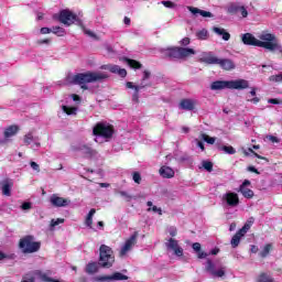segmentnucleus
I'll return each mask as SVG.
<instances>
[{
    "label": "nucleus",
    "mask_w": 282,
    "mask_h": 282,
    "mask_svg": "<svg viewBox=\"0 0 282 282\" xmlns=\"http://www.w3.org/2000/svg\"><path fill=\"white\" fill-rule=\"evenodd\" d=\"M257 40L251 33H246L242 35V43L245 45H254L256 47H264L269 52H280L282 54V46L279 43L276 36L272 33L262 32Z\"/></svg>",
    "instance_id": "f257e3e1"
},
{
    "label": "nucleus",
    "mask_w": 282,
    "mask_h": 282,
    "mask_svg": "<svg viewBox=\"0 0 282 282\" xmlns=\"http://www.w3.org/2000/svg\"><path fill=\"white\" fill-rule=\"evenodd\" d=\"M107 78H109V75L104 72H87L75 75L73 77V83L75 85H80L82 89H88V83H98Z\"/></svg>",
    "instance_id": "f03ea898"
},
{
    "label": "nucleus",
    "mask_w": 282,
    "mask_h": 282,
    "mask_svg": "<svg viewBox=\"0 0 282 282\" xmlns=\"http://www.w3.org/2000/svg\"><path fill=\"white\" fill-rule=\"evenodd\" d=\"M116 263V256L113 254V249L107 245H101L99 248V265L101 268H113Z\"/></svg>",
    "instance_id": "7ed1b4c3"
},
{
    "label": "nucleus",
    "mask_w": 282,
    "mask_h": 282,
    "mask_svg": "<svg viewBox=\"0 0 282 282\" xmlns=\"http://www.w3.org/2000/svg\"><path fill=\"white\" fill-rule=\"evenodd\" d=\"M94 135L111 140L113 138V126L105 122H98L93 129Z\"/></svg>",
    "instance_id": "20e7f679"
},
{
    "label": "nucleus",
    "mask_w": 282,
    "mask_h": 282,
    "mask_svg": "<svg viewBox=\"0 0 282 282\" xmlns=\"http://www.w3.org/2000/svg\"><path fill=\"white\" fill-rule=\"evenodd\" d=\"M20 248L24 253L39 252L41 242L34 241V237L26 236L20 240Z\"/></svg>",
    "instance_id": "39448f33"
},
{
    "label": "nucleus",
    "mask_w": 282,
    "mask_h": 282,
    "mask_svg": "<svg viewBox=\"0 0 282 282\" xmlns=\"http://www.w3.org/2000/svg\"><path fill=\"white\" fill-rule=\"evenodd\" d=\"M138 243V231H135L130 238L126 240L123 246L121 247L119 251V257L122 259L133 250V246Z\"/></svg>",
    "instance_id": "423d86ee"
},
{
    "label": "nucleus",
    "mask_w": 282,
    "mask_h": 282,
    "mask_svg": "<svg viewBox=\"0 0 282 282\" xmlns=\"http://www.w3.org/2000/svg\"><path fill=\"white\" fill-rule=\"evenodd\" d=\"M206 270L212 276H217L218 279L226 275V267L221 264L215 265L213 260H207Z\"/></svg>",
    "instance_id": "0eeeda50"
},
{
    "label": "nucleus",
    "mask_w": 282,
    "mask_h": 282,
    "mask_svg": "<svg viewBox=\"0 0 282 282\" xmlns=\"http://www.w3.org/2000/svg\"><path fill=\"white\" fill-rule=\"evenodd\" d=\"M223 204L229 208H236V206H239V195L235 192H228L224 194Z\"/></svg>",
    "instance_id": "6e6552de"
},
{
    "label": "nucleus",
    "mask_w": 282,
    "mask_h": 282,
    "mask_svg": "<svg viewBox=\"0 0 282 282\" xmlns=\"http://www.w3.org/2000/svg\"><path fill=\"white\" fill-rule=\"evenodd\" d=\"M50 202L52 206H55V208H65L66 206H69L72 204V200L69 198H63L61 196H57L56 194H53L50 197Z\"/></svg>",
    "instance_id": "1a4fd4ad"
},
{
    "label": "nucleus",
    "mask_w": 282,
    "mask_h": 282,
    "mask_svg": "<svg viewBox=\"0 0 282 282\" xmlns=\"http://www.w3.org/2000/svg\"><path fill=\"white\" fill-rule=\"evenodd\" d=\"M58 21L64 25H72L76 21V15L69 10H63L59 13Z\"/></svg>",
    "instance_id": "9d476101"
},
{
    "label": "nucleus",
    "mask_w": 282,
    "mask_h": 282,
    "mask_svg": "<svg viewBox=\"0 0 282 282\" xmlns=\"http://www.w3.org/2000/svg\"><path fill=\"white\" fill-rule=\"evenodd\" d=\"M166 248H169V250H173L174 254H176V257H183L184 254V249H182V247H180V243L177 242V240L170 238L169 241L165 243Z\"/></svg>",
    "instance_id": "9b49d317"
},
{
    "label": "nucleus",
    "mask_w": 282,
    "mask_h": 282,
    "mask_svg": "<svg viewBox=\"0 0 282 282\" xmlns=\"http://www.w3.org/2000/svg\"><path fill=\"white\" fill-rule=\"evenodd\" d=\"M250 82L246 79L229 80V89H248Z\"/></svg>",
    "instance_id": "f8f14e48"
},
{
    "label": "nucleus",
    "mask_w": 282,
    "mask_h": 282,
    "mask_svg": "<svg viewBox=\"0 0 282 282\" xmlns=\"http://www.w3.org/2000/svg\"><path fill=\"white\" fill-rule=\"evenodd\" d=\"M75 151H80V153L84 155V158H94L96 155H98V152L94 149H91L88 145H78Z\"/></svg>",
    "instance_id": "ddd939ff"
},
{
    "label": "nucleus",
    "mask_w": 282,
    "mask_h": 282,
    "mask_svg": "<svg viewBox=\"0 0 282 282\" xmlns=\"http://www.w3.org/2000/svg\"><path fill=\"white\" fill-rule=\"evenodd\" d=\"M220 58L215 56L213 53H206L199 58V63H206L207 65H219Z\"/></svg>",
    "instance_id": "4468645a"
},
{
    "label": "nucleus",
    "mask_w": 282,
    "mask_h": 282,
    "mask_svg": "<svg viewBox=\"0 0 282 282\" xmlns=\"http://www.w3.org/2000/svg\"><path fill=\"white\" fill-rule=\"evenodd\" d=\"M101 69H108V72H111L112 74H119L121 78H124L127 76V69L120 68L118 65H104L101 66Z\"/></svg>",
    "instance_id": "2eb2a0df"
},
{
    "label": "nucleus",
    "mask_w": 282,
    "mask_h": 282,
    "mask_svg": "<svg viewBox=\"0 0 282 282\" xmlns=\"http://www.w3.org/2000/svg\"><path fill=\"white\" fill-rule=\"evenodd\" d=\"M195 105H197V101L194 99H183L178 104V107L184 111H193V109H195Z\"/></svg>",
    "instance_id": "dca6fc26"
},
{
    "label": "nucleus",
    "mask_w": 282,
    "mask_h": 282,
    "mask_svg": "<svg viewBox=\"0 0 282 282\" xmlns=\"http://www.w3.org/2000/svg\"><path fill=\"white\" fill-rule=\"evenodd\" d=\"M229 11L232 14H237L238 17H242V19L248 18V9L243 6H231Z\"/></svg>",
    "instance_id": "f3484780"
},
{
    "label": "nucleus",
    "mask_w": 282,
    "mask_h": 282,
    "mask_svg": "<svg viewBox=\"0 0 282 282\" xmlns=\"http://www.w3.org/2000/svg\"><path fill=\"white\" fill-rule=\"evenodd\" d=\"M187 10L189 12H192V14H194V17H197V14H199L204 19H213V14L210 13V11L200 10L195 7H187Z\"/></svg>",
    "instance_id": "a211bd4d"
},
{
    "label": "nucleus",
    "mask_w": 282,
    "mask_h": 282,
    "mask_svg": "<svg viewBox=\"0 0 282 282\" xmlns=\"http://www.w3.org/2000/svg\"><path fill=\"white\" fill-rule=\"evenodd\" d=\"M210 89H213V91H217L219 89H230V80H217L212 83L210 85Z\"/></svg>",
    "instance_id": "6ab92c4d"
},
{
    "label": "nucleus",
    "mask_w": 282,
    "mask_h": 282,
    "mask_svg": "<svg viewBox=\"0 0 282 282\" xmlns=\"http://www.w3.org/2000/svg\"><path fill=\"white\" fill-rule=\"evenodd\" d=\"M127 279H129V276H127L120 272H116L115 274H112L110 276H101L98 280L99 281H127Z\"/></svg>",
    "instance_id": "aec40b11"
},
{
    "label": "nucleus",
    "mask_w": 282,
    "mask_h": 282,
    "mask_svg": "<svg viewBox=\"0 0 282 282\" xmlns=\"http://www.w3.org/2000/svg\"><path fill=\"white\" fill-rule=\"evenodd\" d=\"M159 173H160L161 177H164L166 180H171V177H175V171L166 165H163L159 170Z\"/></svg>",
    "instance_id": "412c9836"
},
{
    "label": "nucleus",
    "mask_w": 282,
    "mask_h": 282,
    "mask_svg": "<svg viewBox=\"0 0 282 282\" xmlns=\"http://www.w3.org/2000/svg\"><path fill=\"white\" fill-rule=\"evenodd\" d=\"M218 65L219 67H221V69H225L226 72H230V69H235V62H232V59L220 58L218 62Z\"/></svg>",
    "instance_id": "4be33fe9"
},
{
    "label": "nucleus",
    "mask_w": 282,
    "mask_h": 282,
    "mask_svg": "<svg viewBox=\"0 0 282 282\" xmlns=\"http://www.w3.org/2000/svg\"><path fill=\"white\" fill-rule=\"evenodd\" d=\"M17 133H19V128L17 126H9L6 128L3 133L6 142H8L10 138H14Z\"/></svg>",
    "instance_id": "5701e85b"
},
{
    "label": "nucleus",
    "mask_w": 282,
    "mask_h": 282,
    "mask_svg": "<svg viewBox=\"0 0 282 282\" xmlns=\"http://www.w3.org/2000/svg\"><path fill=\"white\" fill-rule=\"evenodd\" d=\"M12 186H14V183L10 180L2 182V194L6 195V197H10V195H12Z\"/></svg>",
    "instance_id": "b1692460"
},
{
    "label": "nucleus",
    "mask_w": 282,
    "mask_h": 282,
    "mask_svg": "<svg viewBox=\"0 0 282 282\" xmlns=\"http://www.w3.org/2000/svg\"><path fill=\"white\" fill-rule=\"evenodd\" d=\"M213 32H215V34H217L218 36H221L223 41H230V33H228L226 29L214 26Z\"/></svg>",
    "instance_id": "393cba45"
},
{
    "label": "nucleus",
    "mask_w": 282,
    "mask_h": 282,
    "mask_svg": "<svg viewBox=\"0 0 282 282\" xmlns=\"http://www.w3.org/2000/svg\"><path fill=\"white\" fill-rule=\"evenodd\" d=\"M166 55L170 57V58H178V59H182L181 57V48L180 47H172V48H169L166 51Z\"/></svg>",
    "instance_id": "a878e982"
},
{
    "label": "nucleus",
    "mask_w": 282,
    "mask_h": 282,
    "mask_svg": "<svg viewBox=\"0 0 282 282\" xmlns=\"http://www.w3.org/2000/svg\"><path fill=\"white\" fill-rule=\"evenodd\" d=\"M250 95H247V102H252L253 105H257L258 102H260V98L259 97H254L257 96V87H252L250 93ZM250 96H252L253 98H250Z\"/></svg>",
    "instance_id": "bb28decb"
},
{
    "label": "nucleus",
    "mask_w": 282,
    "mask_h": 282,
    "mask_svg": "<svg viewBox=\"0 0 282 282\" xmlns=\"http://www.w3.org/2000/svg\"><path fill=\"white\" fill-rule=\"evenodd\" d=\"M31 142H34V145H32V149L36 148L39 149V147H41V143L34 141V135H32V133H28L24 135V144L30 145Z\"/></svg>",
    "instance_id": "cd10ccee"
},
{
    "label": "nucleus",
    "mask_w": 282,
    "mask_h": 282,
    "mask_svg": "<svg viewBox=\"0 0 282 282\" xmlns=\"http://www.w3.org/2000/svg\"><path fill=\"white\" fill-rule=\"evenodd\" d=\"M246 234L241 232V230H239L232 238H231V246L232 248H237V246H239L240 241H241V237H245Z\"/></svg>",
    "instance_id": "c85d7f7f"
},
{
    "label": "nucleus",
    "mask_w": 282,
    "mask_h": 282,
    "mask_svg": "<svg viewBox=\"0 0 282 282\" xmlns=\"http://www.w3.org/2000/svg\"><path fill=\"white\" fill-rule=\"evenodd\" d=\"M98 265H100V262H90L87 264L86 267V272L87 274H96V272H98Z\"/></svg>",
    "instance_id": "c756f323"
},
{
    "label": "nucleus",
    "mask_w": 282,
    "mask_h": 282,
    "mask_svg": "<svg viewBox=\"0 0 282 282\" xmlns=\"http://www.w3.org/2000/svg\"><path fill=\"white\" fill-rule=\"evenodd\" d=\"M94 215H96V209L91 208L86 217V220H85V224L88 228H91V226L94 224Z\"/></svg>",
    "instance_id": "7c9ffc66"
},
{
    "label": "nucleus",
    "mask_w": 282,
    "mask_h": 282,
    "mask_svg": "<svg viewBox=\"0 0 282 282\" xmlns=\"http://www.w3.org/2000/svg\"><path fill=\"white\" fill-rule=\"evenodd\" d=\"M180 50H181V59L188 58V56L195 55V50L193 48L180 47Z\"/></svg>",
    "instance_id": "2f4dec72"
},
{
    "label": "nucleus",
    "mask_w": 282,
    "mask_h": 282,
    "mask_svg": "<svg viewBox=\"0 0 282 282\" xmlns=\"http://www.w3.org/2000/svg\"><path fill=\"white\" fill-rule=\"evenodd\" d=\"M240 193L246 197L247 199H252L254 197V192L248 187L240 186Z\"/></svg>",
    "instance_id": "473e14b6"
},
{
    "label": "nucleus",
    "mask_w": 282,
    "mask_h": 282,
    "mask_svg": "<svg viewBox=\"0 0 282 282\" xmlns=\"http://www.w3.org/2000/svg\"><path fill=\"white\" fill-rule=\"evenodd\" d=\"M252 224H254V217H250L246 224L243 225V227L240 229V232H242L243 235H246L248 232V230L250 228H252Z\"/></svg>",
    "instance_id": "72a5a7b5"
},
{
    "label": "nucleus",
    "mask_w": 282,
    "mask_h": 282,
    "mask_svg": "<svg viewBox=\"0 0 282 282\" xmlns=\"http://www.w3.org/2000/svg\"><path fill=\"white\" fill-rule=\"evenodd\" d=\"M126 87L128 88V89H134V91H137V94L140 91V89H144L145 87H147V85H144V84H140V85H138V86H135V85H133V83H131V82H128L127 84H126Z\"/></svg>",
    "instance_id": "f704fd0d"
},
{
    "label": "nucleus",
    "mask_w": 282,
    "mask_h": 282,
    "mask_svg": "<svg viewBox=\"0 0 282 282\" xmlns=\"http://www.w3.org/2000/svg\"><path fill=\"white\" fill-rule=\"evenodd\" d=\"M33 274L35 276H39V279H41V281H44V282H51L52 281V278L47 276V274L41 272L40 270L34 271Z\"/></svg>",
    "instance_id": "c9c22d12"
},
{
    "label": "nucleus",
    "mask_w": 282,
    "mask_h": 282,
    "mask_svg": "<svg viewBox=\"0 0 282 282\" xmlns=\"http://www.w3.org/2000/svg\"><path fill=\"white\" fill-rule=\"evenodd\" d=\"M270 250H272V243H267L262 251L259 253L260 257H262V259H265V257H268V254H270Z\"/></svg>",
    "instance_id": "e433bc0d"
},
{
    "label": "nucleus",
    "mask_w": 282,
    "mask_h": 282,
    "mask_svg": "<svg viewBox=\"0 0 282 282\" xmlns=\"http://www.w3.org/2000/svg\"><path fill=\"white\" fill-rule=\"evenodd\" d=\"M200 138H202V140H204V142H207V144H215V142L217 140L216 138H213L206 133H202Z\"/></svg>",
    "instance_id": "4c0bfd02"
},
{
    "label": "nucleus",
    "mask_w": 282,
    "mask_h": 282,
    "mask_svg": "<svg viewBox=\"0 0 282 282\" xmlns=\"http://www.w3.org/2000/svg\"><path fill=\"white\" fill-rule=\"evenodd\" d=\"M127 63L130 67H132V69H140L142 67V64H140V62L135 61V59H129L127 58Z\"/></svg>",
    "instance_id": "58836bf2"
},
{
    "label": "nucleus",
    "mask_w": 282,
    "mask_h": 282,
    "mask_svg": "<svg viewBox=\"0 0 282 282\" xmlns=\"http://www.w3.org/2000/svg\"><path fill=\"white\" fill-rule=\"evenodd\" d=\"M220 150L227 153L228 155H235V153H237V150H235L232 145H224L220 148Z\"/></svg>",
    "instance_id": "ea45409f"
},
{
    "label": "nucleus",
    "mask_w": 282,
    "mask_h": 282,
    "mask_svg": "<svg viewBox=\"0 0 282 282\" xmlns=\"http://www.w3.org/2000/svg\"><path fill=\"white\" fill-rule=\"evenodd\" d=\"M51 32H53V34H57V36H65V29L61 26H53Z\"/></svg>",
    "instance_id": "a19ab883"
},
{
    "label": "nucleus",
    "mask_w": 282,
    "mask_h": 282,
    "mask_svg": "<svg viewBox=\"0 0 282 282\" xmlns=\"http://www.w3.org/2000/svg\"><path fill=\"white\" fill-rule=\"evenodd\" d=\"M196 36L197 39H200V41H206L208 39V31L203 29L196 33Z\"/></svg>",
    "instance_id": "79ce46f5"
},
{
    "label": "nucleus",
    "mask_w": 282,
    "mask_h": 282,
    "mask_svg": "<svg viewBox=\"0 0 282 282\" xmlns=\"http://www.w3.org/2000/svg\"><path fill=\"white\" fill-rule=\"evenodd\" d=\"M62 109H63L64 113H67V116L76 115V108H74V107L63 106Z\"/></svg>",
    "instance_id": "37998d69"
},
{
    "label": "nucleus",
    "mask_w": 282,
    "mask_h": 282,
    "mask_svg": "<svg viewBox=\"0 0 282 282\" xmlns=\"http://www.w3.org/2000/svg\"><path fill=\"white\" fill-rule=\"evenodd\" d=\"M203 167H204L205 171H207L208 173H213V162L203 161Z\"/></svg>",
    "instance_id": "c03bdc74"
},
{
    "label": "nucleus",
    "mask_w": 282,
    "mask_h": 282,
    "mask_svg": "<svg viewBox=\"0 0 282 282\" xmlns=\"http://www.w3.org/2000/svg\"><path fill=\"white\" fill-rule=\"evenodd\" d=\"M269 80H271V83H281V80H282V74L272 75V76L269 77Z\"/></svg>",
    "instance_id": "a18cd8bd"
},
{
    "label": "nucleus",
    "mask_w": 282,
    "mask_h": 282,
    "mask_svg": "<svg viewBox=\"0 0 282 282\" xmlns=\"http://www.w3.org/2000/svg\"><path fill=\"white\" fill-rule=\"evenodd\" d=\"M59 224H65V219H63V218H57L56 220H55V219H52V221H51L52 228L58 226Z\"/></svg>",
    "instance_id": "49530a36"
},
{
    "label": "nucleus",
    "mask_w": 282,
    "mask_h": 282,
    "mask_svg": "<svg viewBox=\"0 0 282 282\" xmlns=\"http://www.w3.org/2000/svg\"><path fill=\"white\" fill-rule=\"evenodd\" d=\"M132 180L135 182V184H140V182H142V176L138 172H134Z\"/></svg>",
    "instance_id": "de8ad7c7"
},
{
    "label": "nucleus",
    "mask_w": 282,
    "mask_h": 282,
    "mask_svg": "<svg viewBox=\"0 0 282 282\" xmlns=\"http://www.w3.org/2000/svg\"><path fill=\"white\" fill-rule=\"evenodd\" d=\"M268 102L269 105H282V100L276 98H271L268 100Z\"/></svg>",
    "instance_id": "09e8293b"
},
{
    "label": "nucleus",
    "mask_w": 282,
    "mask_h": 282,
    "mask_svg": "<svg viewBox=\"0 0 282 282\" xmlns=\"http://www.w3.org/2000/svg\"><path fill=\"white\" fill-rule=\"evenodd\" d=\"M161 3L162 6H164V8H171V9L175 8L174 2H171V1H162Z\"/></svg>",
    "instance_id": "8fccbe9b"
},
{
    "label": "nucleus",
    "mask_w": 282,
    "mask_h": 282,
    "mask_svg": "<svg viewBox=\"0 0 282 282\" xmlns=\"http://www.w3.org/2000/svg\"><path fill=\"white\" fill-rule=\"evenodd\" d=\"M21 208L22 210H30L32 208V203L25 202L21 205Z\"/></svg>",
    "instance_id": "3c124183"
},
{
    "label": "nucleus",
    "mask_w": 282,
    "mask_h": 282,
    "mask_svg": "<svg viewBox=\"0 0 282 282\" xmlns=\"http://www.w3.org/2000/svg\"><path fill=\"white\" fill-rule=\"evenodd\" d=\"M192 248L195 250V252H199L202 250V245L199 242H194Z\"/></svg>",
    "instance_id": "603ef678"
},
{
    "label": "nucleus",
    "mask_w": 282,
    "mask_h": 282,
    "mask_svg": "<svg viewBox=\"0 0 282 282\" xmlns=\"http://www.w3.org/2000/svg\"><path fill=\"white\" fill-rule=\"evenodd\" d=\"M149 78H151V72L144 70V72H143L142 83H143L144 80H149Z\"/></svg>",
    "instance_id": "864d4df0"
},
{
    "label": "nucleus",
    "mask_w": 282,
    "mask_h": 282,
    "mask_svg": "<svg viewBox=\"0 0 282 282\" xmlns=\"http://www.w3.org/2000/svg\"><path fill=\"white\" fill-rule=\"evenodd\" d=\"M22 282H34V276L30 275V274H26Z\"/></svg>",
    "instance_id": "5fc2aeb1"
},
{
    "label": "nucleus",
    "mask_w": 282,
    "mask_h": 282,
    "mask_svg": "<svg viewBox=\"0 0 282 282\" xmlns=\"http://www.w3.org/2000/svg\"><path fill=\"white\" fill-rule=\"evenodd\" d=\"M181 45L186 46V45H191V39L188 37H184L183 40H181Z\"/></svg>",
    "instance_id": "6e6d98bb"
},
{
    "label": "nucleus",
    "mask_w": 282,
    "mask_h": 282,
    "mask_svg": "<svg viewBox=\"0 0 282 282\" xmlns=\"http://www.w3.org/2000/svg\"><path fill=\"white\" fill-rule=\"evenodd\" d=\"M30 164H31V169H33V171H37V173H39V171H41V167L37 165L36 162L32 161Z\"/></svg>",
    "instance_id": "4d7b16f0"
},
{
    "label": "nucleus",
    "mask_w": 282,
    "mask_h": 282,
    "mask_svg": "<svg viewBox=\"0 0 282 282\" xmlns=\"http://www.w3.org/2000/svg\"><path fill=\"white\" fill-rule=\"evenodd\" d=\"M83 31H84V33L87 34V36H91V39H96V34H94V32H91L85 28H83Z\"/></svg>",
    "instance_id": "13d9d810"
},
{
    "label": "nucleus",
    "mask_w": 282,
    "mask_h": 282,
    "mask_svg": "<svg viewBox=\"0 0 282 282\" xmlns=\"http://www.w3.org/2000/svg\"><path fill=\"white\" fill-rule=\"evenodd\" d=\"M248 151H250V153H253V155L256 158H258L259 160H265V158L259 155L257 152H254V150H252V148H249Z\"/></svg>",
    "instance_id": "bf43d9fd"
},
{
    "label": "nucleus",
    "mask_w": 282,
    "mask_h": 282,
    "mask_svg": "<svg viewBox=\"0 0 282 282\" xmlns=\"http://www.w3.org/2000/svg\"><path fill=\"white\" fill-rule=\"evenodd\" d=\"M196 144L200 149V151H206V148L204 147V142L196 139Z\"/></svg>",
    "instance_id": "052dcab7"
},
{
    "label": "nucleus",
    "mask_w": 282,
    "mask_h": 282,
    "mask_svg": "<svg viewBox=\"0 0 282 282\" xmlns=\"http://www.w3.org/2000/svg\"><path fill=\"white\" fill-rule=\"evenodd\" d=\"M169 232H170L171 237H175V235H177V228L171 227Z\"/></svg>",
    "instance_id": "680f3d73"
},
{
    "label": "nucleus",
    "mask_w": 282,
    "mask_h": 282,
    "mask_svg": "<svg viewBox=\"0 0 282 282\" xmlns=\"http://www.w3.org/2000/svg\"><path fill=\"white\" fill-rule=\"evenodd\" d=\"M50 32H52V29H50V28H42L41 29V34H50Z\"/></svg>",
    "instance_id": "e2e57ef3"
},
{
    "label": "nucleus",
    "mask_w": 282,
    "mask_h": 282,
    "mask_svg": "<svg viewBox=\"0 0 282 282\" xmlns=\"http://www.w3.org/2000/svg\"><path fill=\"white\" fill-rule=\"evenodd\" d=\"M206 257H208V253L204 251H198V259H206Z\"/></svg>",
    "instance_id": "0e129e2a"
},
{
    "label": "nucleus",
    "mask_w": 282,
    "mask_h": 282,
    "mask_svg": "<svg viewBox=\"0 0 282 282\" xmlns=\"http://www.w3.org/2000/svg\"><path fill=\"white\" fill-rule=\"evenodd\" d=\"M248 171H250V173H256L257 175H260L259 170H257L254 166H249Z\"/></svg>",
    "instance_id": "69168bd1"
},
{
    "label": "nucleus",
    "mask_w": 282,
    "mask_h": 282,
    "mask_svg": "<svg viewBox=\"0 0 282 282\" xmlns=\"http://www.w3.org/2000/svg\"><path fill=\"white\" fill-rule=\"evenodd\" d=\"M267 139L270 140V142H279V139L274 135H269Z\"/></svg>",
    "instance_id": "338daca9"
},
{
    "label": "nucleus",
    "mask_w": 282,
    "mask_h": 282,
    "mask_svg": "<svg viewBox=\"0 0 282 282\" xmlns=\"http://www.w3.org/2000/svg\"><path fill=\"white\" fill-rule=\"evenodd\" d=\"M153 213H159V215H162V208H158V206L152 207Z\"/></svg>",
    "instance_id": "774afa93"
}]
</instances>
